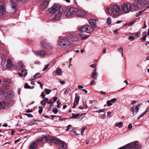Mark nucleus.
<instances>
[{"label":"nucleus","instance_id":"3c124183","mask_svg":"<svg viewBox=\"0 0 149 149\" xmlns=\"http://www.w3.org/2000/svg\"><path fill=\"white\" fill-rule=\"evenodd\" d=\"M3 81L4 82H8L9 83H10V80L8 79H5L3 80Z\"/></svg>","mask_w":149,"mask_h":149},{"label":"nucleus","instance_id":"dca6fc26","mask_svg":"<svg viewBox=\"0 0 149 149\" xmlns=\"http://www.w3.org/2000/svg\"><path fill=\"white\" fill-rule=\"evenodd\" d=\"M68 38L70 40L74 42H77L78 40V38L77 36L74 35H70L68 37Z\"/></svg>","mask_w":149,"mask_h":149},{"label":"nucleus","instance_id":"cd10ccee","mask_svg":"<svg viewBox=\"0 0 149 149\" xmlns=\"http://www.w3.org/2000/svg\"><path fill=\"white\" fill-rule=\"evenodd\" d=\"M47 48L52 49L54 48L53 45L51 43H48V46Z\"/></svg>","mask_w":149,"mask_h":149},{"label":"nucleus","instance_id":"338daca9","mask_svg":"<svg viewBox=\"0 0 149 149\" xmlns=\"http://www.w3.org/2000/svg\"><path fill=\"white\" fill-rule=\"evenodd\" d=\"M146 37H147V36L146 35L144 37L141 38V39H143L144 41H145L146 40Z\"/></svg>","mask_w":149,"mask_h":149},{"label":"nucleus","instance_id":"4be33fe9","mask_svg":"<svg viewBox=\"0 0 149 149\" xmlns=\"http://www.w3.org/2000/svg\"><path fill=\"white\" fill-rule=\"evenodd\" d=\"M64 15L66 17H69L70 16L72 15L70 12L69 9H67L64 13Z\"/></svg>","mask_w":149,"mask_h":149},{"label":"nucleus","instance_id":"1a4fd4ad","mask_svg":"<svg viewBox=\"0 0 149 149\" xmlns=\"http://www.w3.org/2000/svg\"><path fill=\"white\" fill-rule=\"evenodd\" d=\"M7 60L6 55L5 54H3L2 56L0 57V63L1 65L3 66Z\"/></svg>","mask_w":149,"mask_h":149},{"label":"nucleus","instance_id":"37998d69","mask_svg":"<svg viewBox=\"0 0 149 149\" xmlns=\"http://www.w3.org/2000/svg\"><path fill=\"white\" fill-rule=\"evenodd\" d=\"M107 10L109 14H111L112 13V11L110 8L108 7L107 8Z\"/></svg>","mask_w":149,"mask_h":149},{"label":"nucleus","instance_id":"8fccbe9b","mask_svg":"<svg viewBox=\"0 0 149 149\" xmlns=\"http://www.w3.org/2000/svg\"><path fill=\"white\" fill-rule=\"evenodd\" d=\"M52 111L55 114H56L58 112V110L56 108H54L53 109Z\"/></svg>","mask_w":149,"mask_h":149},{"label":"nucleus","instance_id":"49530a36","mask_svg":"<svg viewBox=\"0 0 149 149\" xmlns=\"http://www.w3.org/2000/svg\"><path fill=\"white\" fill-rule=\"evenodd\" d=\"M86 127H84L81 129V132L82 135H83V134H84V131L86 130Z\"/></svg>","mask_w":149,"mask_h":149},{"label":"nucleus","instance_id":"774afa93","mask_svg":"<svg viewBox=\"0 0 149 149\" xmlns=\"http://www.w3.org/2000/svg\"><path fill=\"white\" fill-rule=\"evenodd\" d=\"M78 88L79 89H82L84 88V86L81 85H79L78 86Z\"/></svg>","mask_w":149,"mask_h":149},{"label":"nucleus","instance_id":"f03ea898","mask_svg":"<svg viewBox=\"0 0 149 149\" xmlns=\"http://www.w3.org/2000/svg\"><path fill=\"white\" fill-rule=\"evenodd\" d=\"M49 13L52 14L51 19L53 21L58 20L61 17L62 11L61 10L60 6L55 3L52 6L48 9Z\"/></svg>","mask_w":149,"mask_h":149},{"label":"nucleus","instance_id":"ea45409f","mask_svg":"<svg viewBox=\"0 0 149 149\" xmlns=\"http://www.w3.org/2000/svg\"><path fill=\"white\" fill-rule=\"evenodd\" d=\"M90 77L94 79L97 80L98 79V75H91Z\"/></svg>","mask_w":149,"mask_h":149},{"label":"nucleus","instance_id":"39448f33","mask_svg":"<svg viewBox=\"0 0 149 149\" xmlns=\"http://www.w3.org/2000/svg\"><path fill=\"white\" fill-rule=\"evenodd\" d=\"M58 43L59 45L62 47H65L70 45L69 42L66 39L59 40Z\"/></svg>","mask_w":149,"mask_h":149},{"label":"nucleus","instance_id":"6ab92c4d","mask_svg":"<svg viewBox=\"0 0 149 149\" xmlns=\"http://www.w3.org/2000/svg\"><path fill=\"white\" fill-rule=\"evenodd\" d=\"M71 15L75 14L77 13L78 9L76 8H71L69 9Z\"/></svg>","mask_w":149,"mask_h":149},{"label":"nucleus","instance_id":"13d9d810","mask_svg":"<svg viewBox=\"0 0 149 149\" xmlns=\"http://www.w3.org/2000/svg\"><path fill=\"white\" fill-rule=\"evenodd\" d=\"M134 39V37L132 36H131L129 37V40H133Z\"/></svg>","mask_w":149,"mask_h":149},{"label":"nucleus","instance_id":"c756f323","mask_svg":"<svg viewBox=\"0 0 149 149\" xmlns=\"http://www.w3.org/2000/svg\"><path fill=\"white\" fill-rule=\"evenodd\" d=\"M123 47H121L117 49V51L120 52L122 55V57H123Z\"/></svg>","mask_w":149,"mask_h":149},{"label":"nucleus","instance_id":"5701e85b","mask_svg":"<svg viewBox=\"0 0 149 149\" xmlns=\"http://www.w3.org/2000/svg\"><path fill=\"white\" fill-rule=\"evenodd\" d=\"M149 111V108H147L146 109L145 111L143 112L140 116L137 119H139L141 118L143 116L145 115Z\"/></svg>","mask_w":149,"mask_h":149},{"label":"nucleus","instance_id":"c03bdc74","mask_svg":"<svg viewBox=\"0 0 149 149\" xmlns=\"http://www.w3.org/2000/svg\"><path fill=\"white\" fill-rule=\"evenodd\" d=\"M49 65V64H48L47 65H46L45 66V67L42 69V71H44L45 70H46L48 68Z\"/></svg>","mask_w":149,"mask_h":149},{"label":"nucleus","instance_id":"423d86ee","mask_svg":"<svg viewBox=\"0 0 149 149\" xmlns=\"http://www.w3.org/2000/svg\"><path fill=\"white\" fill-rule=\"evenodd\" d=\"M6 14V9L3 7V3H0V16L1 18L3 17Z\"/></svg>","mask_w":149,"mask_h":149},{"label":"nucleus","instance_id":"f704fd0d","mask_svg":"<svg viewBox=\"0 0 149 149\" xmlns=\"http://www.w3.org/2000/svg\"><path fill=\"white\" fill-rule=\"evenodd\" d=\"M56 73L58 74H60L61 73V70L59 68H58L56 70Z\"/></svg>","mask_w":149,"mask_h":149},{"label":"nucleus","instance_id":"20e7f679","mask_svg":"<svg viewBox=\"0 0 149 149\" xmlns=\"http://www.w3.org/2000/svg\"><path fill=\"white\" fill-rule=\"evenodd\" d=\"M149 1V0H136L134 4H132L133 7L140 8L141 5L145 4Z\"/></svg>","mask_w":149,"mask_h":149},{"label":"nucleus","instance_id":"72a5a7b5","mask_svg":"<svg viewBox=\"0 0 149 149\" xmlns=\"http://www.w3.org/2000/svg\"><path fill=\"white\" fill-rule=\"evenodd\" d=\"M107 22L109 25L111 24V18L110 17H108L107 20Z\"/></svg>","mask_w":149,"mask_h":149},{"label":"nucleus","instance_id":"e2e57ef3","mask_svg":"<svg viewBox=\"0 0 149 149\" xmlns=\"http://www.w3.org/2000/svg\"><path fill=\"white\" fill-rule=\"evenodd\" d=\"M71 126V125H69L67 127V129H66V131H68L70 129V127Z\"/></svg>","mask_w":149,"mask_h":149},{"label":"nucleus","instance_id":"c85d7f7f","mask_svg":"<svg viewBox=\"0 0 149 149\" xmlns=\"http://www.w3.org/2000/svg\"><path fill=\"white\" fill-rule=\"evenodd\" d=\"M5 106L6 104L4 102H3L0 103V108H5Z\"/></svg>","mask_w":149,"mask_h":149},{"label":"nucleus","instance_id":"0eeeda50","mask_svg":"<svg viewBox=\"0 0 149 149\" xmlns=\"http://www.w3.org/2000/svg\"><path fill=\"white\" fill-rule=\"evenodd\" d=\"M113 14L114 16L119 15L120 11V7L117 5H115L113 6Z\"/></svg>","mask_w":149,"mask_h":149},{"label":"nucleus","instance_id":"864d4df0","mask_svg":"<svg viewBox=\"0 0 149 149\" xmlns=\"http://www.w3.org/2000/svg\"><path fill=\"white\" fill-rule=\"evenodd\" d=\"M57 107L58 108H59L60 107V105L61 104V103L58 100L57 101Z\"/></svg>","mask_w":149,"mask_h":149},{"label":"nucleus","instance_id":"aec40b11","mask_svg":"<svg viewBox=\"0 0 149 149\" xmlns=\"http://www.w3.org/2000/svg\"><path fill=\"white\" fill-rule=\"evenodd\" d=\"M37 145L36 142H34L32 143L29 146V149H36L37 147Z\"/></svg>","mask_w":149,"mask_h":149},{"label":"nucleus","instance_id":"603ef678","mask_svg":"<svg viewBox=\"0 0 149 149\" xmlns=\"http://www.w3.org/2000/svg\"><path fill=\"white\" fill-rule=\"evenodd\" d=\"M100 118L104 119L106 117V115L105 114L101 115L100 116Z\"/></svg>","mask_w":149,"mask_h":149},{"label":"nucleus","instance_id":"bb28decb","mask_svg":"<svg viewBox=\"0 0 149 149\" xmlns=\"http://www.w3.org/2000/svg\"><path fill=\"white\" fill-rule=\"evenodd\" d=\"M146 9H144L143 10L140 11L138 13H136V17H137L139 16L143 13L146 10Z\"/></svg>","mask_w":149,"mask_h":149},{"label":"nucleus","instance_id":"9b49d317","mask_svg":"<svg viewBox=\"0 0 149 149\" xmlns=\"http://www.w3.org/2000/svg\"><path fill=\"white\" fill-rule=\"evenodd\" d=\"M15 96L14 93L12 92L8 91L6 92L4 94V97H6L11 98Z\"/></svg>","mask_w":149,"mask_h":149},{"label":"nucleus","instance_id":"4468645a","mask_svg":"<svg viewBox=\"0 0 149 149\" xmlns=\"http://www.w3.org/2000/svg\"><path fill=\"white\" fill-rule=\"evenodd\" d=\"M41 45L44 48H47L48 46V44L49 42H47V40L45 39H43L40 41Z\"/></svg>","mask_w":149,"mask_h":149},{"label":"nucleus","instance_id":"bf43d9fd","mask_svg":"<svg viewBox=\"0 0 149 149\" xmlns=\"http://www.w3.org/2000/svg\"><path fill=\"white\" fill-rule=\"evenodd\" d=\"M96 84V82L94 80H92L91 83V85H95Z\"/></svg>","mask_w":149,"mask_h":149},{"label":"nucleus","instance_id":"a211bd4d","mask_svg":"<svg viewBox=\"0 0 149 149\" xmlns=\"http://www.w3.org/2000/svg\"><path fill=\"white\" fill-rule=\"evenodd\" d=\"M11 6L12 8L11 13H13L17 10L16 4L15 3L12 2Z\"/></svg>","mask_w":149,"mask_h":149},{"label":"nucleus","instance_id":"0e129e2a","mask_svg":"<svg viewBox=\"0 0 149 149\" xmlns=\"http://www.w3.org/2000/svg\"><path fill=\"white\" fill-rule=\"evenodd\" d=\"M41 96L42 98H44L45 97V95L44 93L43 92H42Z\"/></svg>","mask_w":149,"mask_h":149},{"label":"nucleus","instance_id":"79ce46f5","mask_svg":"<svg viewBox=\"0 0 149 149\" xmlns=\"http://www.w3.org/2000/svg\"><path fill=\"white\" fill-rule=\"evenodd\" d=\"M106 111L105 109H101L100 110H96L95 111L96 112H104Z\"/></svg>","mask_w":149,"mask_h":149},{"label":"nucleus","instance_id":"09e8293b","mask_svg":"<svg viewBox=\"0 0 149 149\" xmlns=\"http://www.w3.org/2000/svg\"><path fill=\"white\" fill-rule=\"evenodd\" d=\"M24 115L27 116L29 118H32L33 117V116L30 113H25Z\"/></svg>","mask_w":149,"mask_h":149},{"label":"nucleus","instance_id":"a18cd8bd","mask_svg":"<svg viewBox=\"0 0 149 149\" xmlns=\"http://www.w3.org/2000/svg\"><path fill=\"white\" fill-rule=\"evenodd\" d=\"M111 101V102L112 103H115L117 101V99L116 98H113V99H111V100H110Z\"/></svg>","mask_w":149,"mask_h":149},{"label":"nucleus","instance_id":"4c0bfd02","mask_svg":"<svg viewBox=\"0 0 149 149\" xmlns=\"http://www.w3.org/2000/svg\"><path fill=\"white\" fill-rule=\"evenodd\" d=\"M107 104L108 107L112 106L113 105L111 101V100H108L107 102Z\"/></svg>","mask_w":149,"mask_h":149},{"label":"nucleus","instance_id":"9d476101","mask_svg":"<svg viewBox=\"0 0 149 149\" xmlns=\"http://www.w3.org/2000/svg\"><path fill=\"white\" fill-rule=\"evenodd\" d=\"M140 104H138L136 106H133L131 108V111L132 112L133 115H136L139 111Z\"/></svg>","mask_w":149,"mask_h":149},{"label":"nucleus","instance_id":"e433bc0d","mask_svg":"<svg viewBox=\"0 0 149 149\" xmlns=\"http://www.w3.org/2000/svg\"><path fill=\"white\" fill-rule=\"evenodd\" d=\"M27 72L26 69L23 70L22 71L21 74H27ZM19 74H21V73H19Z\"/></svg>","mask_w":149,"mask_h":149},{"label":"nucleus","instance_id":"7c9ffc66","mask_svg":"<svg viewBox=\"0 0 149 149\" xmlns=\"http://www.w3.org/2000/svg\"><path fill=\"white\" fill-rule=\"evenodd\" d=\"M54 142L56 144H58L61 141V140L57 138H55L53 140Z\"/></svg>","mask_w":149,"mask_h":149},{"label":"nucleus","instance_id":"b1692460","mask_svg":"<svg viewBox=\"0 0 149 149\" xmlns=\"http://www.w3.org/2000/svg\"><path fill=\"white\" fill-rule=\"evenodd\" d=\"M40 77V75H34L33 76V78H30L29 79V81H31L34 80L37 78H39Z\"/></svg>","mask_w":149,"mask_h":149},{"label":"nucleus","instance_id":"393cba45","mask_svg":"<svg viewBox=\"0 0 149 149\" xmlns=\"http://www.w3.org/2000/svg\"><path fill=\"white\" fill-rule=\"evenodd\" d=\"M14 102L13 101L8 102L6 104V106L9 107H10L14 105Z\"/></svg>","mask_w":149,"mask_h":149},{"label":"nucleus","instance_id":"de8ad7c7","mask_svg":"<svg viewBox=\"0 0 149 149\" xmlns=\"http://www.w3.org/2000/svg\"><path fill=\"white\" fill-rule=\"evenodd\" d=\"M67 119V118H62L61 116H60L59 117V120L60 121H65Z\"/></svg>","mask_w":149,"mask_h":149},{"label":"nucleus","instance_id":"2f4dec72","mask_svg":"<svg viewBox=\"0 0 149 149\" xmlns=\"http://www.w3.org/2000/svg\"><path fill=\"white\" fill-rule=\"evenodd\" d=\"M44 91L46 94H49L50 93V92H51L52 91V90L49 89L47 88H45L44 90Z\"/></svg>","mask_w":149,"mask_h":149},{"label":"nucleus","instance_id":"a19ab883","mask_svg":"<svg viewBox=\"0 0 149 149\" xmlns=\"http://www.w3.org/2000/svg\"><path fill=\"white\" fill-rule=\"evenodd\" d=\"M24 88H31V87L29 86L27 83H26L24 86Z\"/></svg>","mask_w":149,"mask_h":149},{"label":"nucleus","instance_id":"052dcab7","mask_svg":"<svg viewBox=\"0 0 149 149\" xmlns=\"http://www.w3.org/2000/svg\"><path fill=\"white\" fill-rule=\"evenodd\" d=\"M97 74L96 69V68L94 70V72H93L92 74Z\"/></svg>","mask_w":149,"mask_h":149},{"label":"nucleus","instance_id":"412c9836","mask_svg":"<svg viewBox=\"0 0 149 149\" xmlns=\"http://www.w3.org/2000/svg\"><path fill=\"white\" fill-rule=\"evenodd\" d=\"M49 2L47 1L45 2L42 4V5L40 7V8L42 9H45L48 7Z\"/></svg>","mask_w":149,"mask_h":149},{"label":"nucleus","instance_id":"c9c22d12","mask_svg":"<svg viewBox=\"0 0 149 149\" xmlns=\"http://www.w3.org/2000/svg\"><path fill=\"white\" fill-rule=\"evenodd\" d=\"M38 108L40 109L38 111V113L40 114H41L42 113L43 110V108L42 106H39Z\"/></svg>","mask_w":149,"mask_h":149},{"label":"nucleus","instance_id":"4d7b16f0","mask_svg":"<svg viewBox=\"0 0 149 149\" xmlns=\"http://www.w3.org/2000/svg\"><path fill=\"white\" fill-rule=\"evenodd\" d=\"M128 128L129 129H130L132 128V125L131 123H130L128 125Z\"/></svg>","mask_w":149,"mask_h":149},{"label":"nucleus","instance_id":"6e6d98bb","mask_svg":"<svg viewBox=\"0 0 149 149\" xmlns=\"http://www.w3.org/2000/svg\"><path fill=\"white\" fill-rule=\"evenodd\" d=\"M41 104L42 105L45 106L46 104V102L44 100L41 101Z\"/></svg>","mask_w":149,"mask_h":149},{"label":"nucleus","instance_id":"f257e3e1","mask_svg":"<svg viewBox=\"0 0 149 149\" xmlns=\"http://www.w3.org/2000/svg\"><path fill=\"white\" fill-rule=\"evenodd\" d=\"M89 24L91 26L88 25H85L82 26L79 29V36L81 38V40L86 39L89 37V36H86L84 34L85 33H90L94 31V29L97 26V20L95 19H92L89 21Z\"/></svg>","mask_w":149,"mask_h":149},{"label":"nucleus","instance_id":"680f3d73","mask_svg":"<svg viewBox=\"0 0 149 149\" xmlns=\"http://www.w3.org/2000/svg\"><path fill=\"white\" fill-rule=\"evenodd\" d=\"M17 1L19 2H20L22 1H23L25 3L28 0H17Z\"/></svg>","mask_w":149,"mask_h":149},{"label":"nucleus","instance_id":"f3484780","mask_svg":"<svg viewBox=\"0 0 149 149\" xmlns=\"http://www.w3.org/2000/svg\"><path fill=\"white\" fill-rule=\"evenodd\" d=\"M49 139V137L48 136L44 135L42 136V138L41 139V142L43 143H45Z\"/></svg>","mask_w":149,"mask_h":149},{"label":"nucleus","instance_id":"473e14b6","mask_svg":"<svg viewBox=\"0 0 149 149\" xmlns=\"http://www.w3.org/2000/svg\"><path fill=\"white\" fill-rule=\"evenodd\" d=\"M80 99V97L78 95L76 96L75 98V101L78 104L79 103Z\"/></svg>","mask_w":149,"mask_h":149},{"label":"nucleus","instance_id":"58836bf2","mask_svg":"<svg viewBox=\"0 0 149 149\" xmlns=\"http://www.w3.org/2000/svg\"><path fill=\"white\" fill-rule=\"evenodd\" d=\"M79 115V113L75 114L72 113V116L73 118H76Z\"/></svg>","mask_w":149,"mask_h":149},{"label":"nucleus","instance_id":"6e6552de","mask_svg":"<svg viewBox=\"0 0 149 149\" xmlns=\"http://www.w3.org/2000/svg\"><path fill=\"white\" fill-rule=\"evenodd\" d=\"M34 53L35 55L40 56H44L47 55L45 51L43 50L35 51Z\"/></svg>","mask_w":149,"mask_h":149},{"label":"nucleus","instance_id":"5fc2aeb1","mask_svg":"<svg viewBox=\"0 0 149 149\" xmlns=\"http://www.w3.org/2000/svg\"><path fill=\"white\" fill-rule=\"evenodd\" d=\"M97 66V65L95 63L91 65H90V66L92 68H93Z\"/></svg>","mask_w":149,"mask_h":149},{"label":"nucleus","instance_id":"7ed1b4c3","mask_svg":"<svg viewBox=\"0 0 149 149\" xmlns=\"http://www.w3.org/2000/svg\"><path fill=\"white\" fill-rule=\"evenodd\" d=\"M129 3H126L122 5L121 6V10L122 11L124 12L125 13H127L130 12V10H131L132 11L134 9V7L133 8L132 7H133Z\"/></svg>","mask_w":149,"mask_h":149},{"label":"nucleus","instance_id":"ddd939ff","mask_svg":"<svg viewBox=\"0 0 149 149\" xmlns=\"http://www.w3.org/2000/svg\"><path fill=\"white\" fill-rule=\"evenodd\" d=\"M86 14V12L84 10H78L77 12V15L79 17H84Z\"/></svg>","mask_w":149,"mask_h":149},{"label":"nucleus","instance_id":"2eb2a0df","mask_svg":"<svg viewBox=\"0 0 149 149\" xmlns=\"http://www.w3.org/2000/svg\"><path fill=\"white\" fill-rule=\"evenodd\" d=\"M6 66L8 68L12 69L13 67V64L10 58H8L7 61Z\"/></svg>","mask_w":149,"mask_h":149},{"label":"nucleus","instance_id":"f8f14e48","mask_svg":"<svg viewBox=\"0 0 149 149\" xmlns=\"http://www.w3.org/2000/svg\"><path fill=\"white\" fill-rule=\"evenodd\" d=\"M15 66L16 68L19 70L23 68V64L22 62L18 61L16 62L15 64Z\"/></svg>","mask_w":149,"mask_h":149},{"label":"nucleus","instance_id":"69168bd1","mask_svg":"<svg viewBox=\"0 0 149 149\" xmlns=\"http://www.w3.org/2000/svg\"><path fill=\"white\" fill-rule=\"evenodd\" d=\"M47 103L49 104H53V103L52 101V100H51L49 101H48V102H47Z\"/></svg>","mask_w":149,"mask_h":149},{"label":"nucleus","instance_id":"a878e982","mask_svg":"<svg viewBox=\"0 0 149 149\" xmlns=\"http://www.w3.org/2000/svg\"><path fill=\"white\" fill-rule=\"evenodd\" d=\"M123 123L122 122H120L116 125V123L115 124V126L120 128L122 126Z\"/></svg>","mask_w":149,"mask_h":149}]
</instances>
